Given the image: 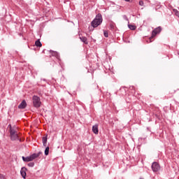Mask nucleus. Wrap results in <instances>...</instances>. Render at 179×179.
Here are the masks:
<instances>
[{
    "instance_id": "ddd939ff",
    "label": "nucleus",
    "mask_w": 179,
    "mask_h": 179,
    "mask_svg": "<svg viewBox=\"0 0 179 179\" xmlns=\"http://www.w3.org/2000/svg\"><path fill=\"white\" fill-rule=\"evenodd\" d=\"M47 141H48L47 136L43 137V143L44 146H46Z\"/></svg>"
},
{
    "instance_id": "9b49d317",
    "label": "nucleus",
    "mask_w": 179,
    "mask_h": 179,
    "mask_svg": "<svg viewBox=\"0 0 179 179\" xmlns=\"http://www.w3.org/2000/svg\"><path fill=\"white\" fill-rule=\"evenodd\" d=\"M128 27L129 28V29L134 31L136 29V26L134 25V24H129L128 25Z\"/></svg>"
},
{
    "instance_id": "0eeeda50",
    "label": "nucleus",
    "mask_w": 179,
    "mask_h": 179,
    "mask_svg": "<svg viewBox=\"0 0 179 179\" xmlns=\"http://www.w3.org/2000/svg\"><path fill=\"white\" fill-rule=\"evenodd\" d=\"M27 107V103L25 100H23L22 103L18 106V108L24 109Z\"/></svg>"
},
{
    "instance_id": "dca6fc26",
    "label": "nucleus",
    "mask_w": 179,
    "mask_h": 179,
    "mask_svg": "<svg viewBox=\"0 0 179 179\" xmlns=\"http://www.w3.org/2000/svg\"><path fill=\"white\" fill-rule=\"evenodd\" d=\"M49 150H50V148H49L48 146L46 147L45 150V155L46 156L48 155Z\"/></svg>"
},
{
    "instance_id": "4be33fe9",
    "label": "nucleus",
    "mask_w": 179,
    "mask_h": 179,
    "mask_svg": "<svg viewBox=\"0 0 179 179\" xmlns=\"http://www.w3.org/2000/svg\"><path fill=\"white\" fill-rule=\"evenodd\" d=\"M126 2H131L132 0H124Z\"/></svg>"
},
{
    "instance_id": "f3484780",
    "label": "nucleus",
    "mask_w": 179,
    "mask_h": 179,
    "mask_svg": "<svg viewBox=\"0 0 179 179\" xmlns=\"http://www.w3.org/2000/svg\"><path fill=\"white\" fill-rule=\"evenodd\" d=\"M173 12L175 13V15L179 17V11L176 9H174Z\"/></svg>"
},
{
    "instance_id": "f03ea898",
    "label": "nucleus",
    "mask_w": 179,
    "mask_h": 179,
    "mask_svg": "<svg viewBox=\"0 0 179 179\" xmlns=\"http://www.w3.org/2000/svg\"><path fill=\"white\" fill-rule=\"evenodd\" d=\"M42 154L41 152H39L38 153H34L32 155H31L30 156H28V157H22V160L24 162H31L33 161L34 159L38 158V157H40V155Z\"/></svg>"
},
{
    "instance_id": "2eb2a0df",
    "label": "nucleus",
    "mask_w": 179,
    "mask_h": 179,
    "mask_svg": "<svg viewBox=\"0 0 179 179\" xmlns=\"http://www.w3.org/2000/svg\"><path fill=\"white\" fill-rule=\"evenodd\" d=\"M110 27L111 29H115V24L114 22H111L110 24Z\"/></svg>"
},
{
    "instance_id": "5701e85b",
    "label": "nucleus",
    "mask_w": 179,
    "mask_h": 179,
    "mask_svg": "<svg viewBox=\"0 0 179 179\" xmlns=\"http://www.w3.org/2000/svg\"><path fill=\"white\" fill-rule=\"evenodd\" d=\"M42 52H43V54H45V50H43Z\"/></svg>"
},
{
    "instance_id": "393cba45",
    "label": "nucleus",
    "mask_w": 179,
    "mask_h": 179,
    "mask_svg": "<svg viewBox=\"0 0 179 179\" xmlns=\"http://www.w3.org/2000/svg\"><path fill=\"white\" fill-rule=\"evenodd\" d=\"M0 103H1V100H0Z\"/></svg>"
},
{
    "instance_id": "7ed1b4c3",
    "label": "nucleus",
    "mask_w": 179,
    "mask_h": 179,
    "mask_svg": "<svg viewBox=\"0 0 179 179\" xmlns=\"http://www.w3.org/2000/svg\"><path fill=\"white\" fill-rule=\"evenodd\" d=\"M102 21H103L102 15L101 14H98L96 18L92 21V26L94 28H96L98 26H99L102 23Z\"/></svg>"
},
{
    "instance_id": "6e6552de",
    "label": "nucleus",
    "mask_w": 179,
    "mask_h": 179,
    "mask_svg": "<svg viewBox=\"0 0 179 179\" xmlns=\"http://www.w3.org/2000/svg\"><path fill=\"white\" fill-rule=\"evenodd\" d=\"M27 169L25 167H22L20 173L24 179H25L27 173H26Z\"/></svg>"
},
{
    "instance_id": "412c9836",
    "label": "nucleus",
    "mask_w": 179,
    "mask_h": 179,
    "mask_svg": "<svg viewBox=\"0 0 179 179\" xmlns=\"http://www.w3.org/2000/svg\"><path fill=\"white\" fill-rule=\"evenodd\" d=\"M0 179H5V176L0 173Z\"/></svg>"
},
{
    "instance_id": "4468645a",
    "label": "nucleus",
    "mask_w": 179,
    "mask_h": 179,
    "mask_svg": "<svg viewBox=\"0 0 179 179\" xmlns=\"http://www.w3.org/2000/svg\"><path fill=\"white\" fill-rule=\"evenodd\" d=\"M50 52L52 54V56H55V57L57 56L58 55L57 52L56 51L50 50Z\"/></svg>"
},
{
    "instance_id": "9d476101",
    "label": "nucleus",
    "mask_w": 179,
    "mask_h": 179,
    "mask_svg": "<svg viewBox=\"0 0 179 179\" xmlns=\"http://www.w3.org/2000/svg\"><path fill=\"white\" fill-rule=\"evenodd\" d=\"M99 125L98 124H95V125H94L93 126V127H92V131H93V132H94V134H98V133H99Z\"/></svg>"
},
{
    "instance_id": "423d86ee",
    "label": "nucleus",
    "mask_w": 179,
    "mask_h": 179,
    "mask_svg": "<svg viewBox=\"0 0 179 179\" xmlns=\"http://www.w3.org/2000/svg\"><path fill=\"white\" fill-rule=\"evenodd\" d=\"M152 169L154 172H157L160 170V166L157 162H155L152 163Z\"/></svg>"
},
{
    "instance_id": "f257e3e1",
    "label": "nucleus",
    "mask_w": 179,
    "mask_h": 179,
    "mask_svg": "<svg viewBox=\"0 0 179 179\" xmlns=\"http://www.w3.org/2000/svg\"><path fill=\"white\" fill-rule=\"evenodd\" d=\"M8 127H10V138L12 141H17L19 140V134L17 131L16 127H12L11 124L8 125Z\"/></svg>"
},
{
    "instance_id": "f8f14e48",
    "label": "nucleus",
    "mask_w": 179,
    "mask_h": 179,
    "mask_svg": "<svg viewBox=\"0 0 179 179\" xmlns=\"http://www.w3.org/2000/svg\"><path fill=\"white\" fill-rule=\"evenodd\" d=\"M36 47L41 48L42 43H41L40 40H37L35 43Z\"/></svg>"
},
{
    "instance_id": "a211bd4d",
    "label": "nucleus",
    "mask_w": 179,
    "mask_h": 179,
    "mask_svg": "<svg viewBox=\"0 0 179 179\" xmlns=\"http://www.w3.org/2000/svg\"><path fill=\"white\" fill-rule=\"evenodd\" d=\"M104 36H105L106 38L108 37V31H104Z\"/></svg>"
},
{
    "instance_id": "b1692460",
    "label": "nucleus",
    "mask_w": 179,
    "mask_h": 179,
    "mask_svg": "<svg viewBox=\"0 0 179 179\" xmlns=\"http://www.w3.org/2000/svg\"><path fill=\"white\" fill-rule=\"evenodd\" d=\"M140 179H143V178H140Z\"/></svg>"
},
{
    "instance_id": "20e7f679",
    "label": "nucleus",
    "mask_w": 179,
    "mask_h": 179,
    "mask_svg": "<svg viewBox=\"0 0 179 179\" xmlns=\"http://www.w3.org/2000/svg\"><path fill=\"white\" fill-rule=\"evenodd\" d=\"M33 104L35 108H39L41 104L40 98L38 96L34 95L33 96Z\"/></svg>"
},
{
    "instance_id": "39448f33",
    "label": "nucleus",
    "mask_w": 179,
    "mask_h": 179,
    "mask_svg": "<svg viewBox=\"0 0 179 179\" xmlns=\"http://www.w3.org/2000/svg\"><path fill=\"white\" fill-rule=\"evenodd\" d=\"M162 31V28L160 27L155 29L152 31V36L150 38V42H152V39L154 38L158 34H159Z\"/></svg>"
},
{
    "instance_id": "1a4fd4ad",
    "label": "nucleus",
    "mask_w": 179,
    "mask_h": 179,
    "mask_svg": "<svg viewBox=\"0 0 179 179\" xmlns=\"http://www.w3.org/2000/svg\"><path fill=\"white\" fill-rule=\"evenodd\" d=\"M80 41L84 43L85 45H88L87 38L85 36H83L80 34Z\"/></svg>"
},
{
    "instance_id": "6ab92c4d",
    "label": "nucleus",
    "mask_w": 179,
    "mask_h": 179,
    "mask_svg": "<svg viewBox=\"0 0 179 179\" xmlns=\"http://www.w3.org/2000/svg\"><path fill=\"white\" fill-rule=\"evenodd\" d=\"M28 166H29V167H33V166H34V162H29V163L28 164Z\"/></svg>"
},
{
    "instance_id": "aec40b11",
    "label": "nucleus",
    "mask_w": 179,
    "mask_h": 179,
    "mask_svg": "<svg viewBox=\"0 0 179 179\" xmlns=\"http://www.w3.org/2000/svg\"><path fill=\"white\" fill-rule=\"evenodd\" d=\"M139 5L141 6H143V5H144V2H143V1H139Z\"/></svg>"
}]
</instances>
